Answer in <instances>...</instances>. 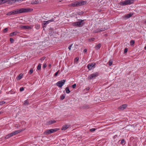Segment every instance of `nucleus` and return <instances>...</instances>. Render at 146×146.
Listing matches in <instances>:
<instances>
[{"instance_id":"nucleus-28","label":"nucleus","mask_w":146,"mask_h":146,"mask_svg":"<svg viewBox=\"0 0 146 146\" xmlns=\"http://www.w3.org/2000/svg\"><path fill=\"white\" fill-rule=\"evenodd\" d=\"M59 72V70L55 73L54 75V76H55V77H56L57 76Z\"/></svg>"},{"instance_id":"nucleus-32","label":"nucleus","mask_w":146,"mask_h":146,"mask_svg":"<svg viewBox=\"0 0 146 146\" xmlns=\"http://www.w3.org/2000/svg\"><path fill=\"white\" fill-rule=\"evenodd\" d=\"M19 90L20 92L23 91L24 90V88L23 87H21L20 88Z\"/></svg>"},{"instance_id":"nucleus-20","label":"nucleus","mask_w":146,"mask_h":146,"mask_svg":"<svg viewBox=\"0 0 146 146\" xmlns=\"http://www.w3.org/2000/svg\"><path fill=\"white\" fill-rule=\"evenodd\" d=\"M44 23L42 25V27H43V30L44 31L45 29V27H46V21H43Z\"/></svg>"},{"instance_id":"nucleus-35","label":"nucleus","mask_w":146,"mask_h":146,"mask_svg":"<svg viewBox=\"0 0 146 146\" xmlns=\"http://www.w3.org/2000/svg\"><path fill=\"white\" fill-rule=\"evenodd\" d=\"M28 104V102L27 100H25L24 102V104L25 105Z\"/></svg>"},{"instance_id":"nucleus-27","label":"nucleus","mask_w":146,"mask_h":146,"mask_svg":"<svg viewBox=\"0 0 146 146\" xmlns=\"http://www.w3.org/2000/svg\"><path fill=\"white\" fill-rule=\"evenodd\" d=\"M33 68H31L29 72V74H32L33 73Z\"/></svg>"},{"instance_id":"nucleus-43","label":"nucleus","mask_w":146,"mask_h":146,"mask_svg":"<svg viewBox=\"0 0 146 146\" xmlns=\"http://www.w3.org/2000/svg\"><path fill=\"white\" fill-rule=\"evenodd\" d=\"M124 141H124V140H122L121 141V144L123 143L124 142Z\"/></svg>"},{"instance_id":"nucleus-13","label":"nucleus","mask_w":146,"mask_h":146,"mask_svg":"<svg viewBox=\"0 0 146 146\" xmlns=\"http://www.w3.org/2000/svg\"><path fill=\"white\" fill-rule=\"evenodd\" d=\"M70 126V125L68 124L64 125L62 127V130H65L68 128Z\"/></svg>"},{"instance_id":"nucleus-51","label":"nucleus","mask_w":146,"mask_h":146,"mask_svg":"<svg viewBox=\"0 0 146 146\" xmlns=\"http://www.w3.org/2000/svg\"><path fill=\"white\" fill-rule=\"evenodd\" d=\"M2 4V2H1V0H0V5Z\"/></svg>"},{"instance_id":"nucleus-46","label":"nucleus","mask_w":146,"mask_h":146,"mask_svg":"<svg viewBox=\"0 0 146 146\" xmlns=\"http://www.w3.org/2000/svg\"><path fill=\"white\" fill-rule=\"evenodd\" d=\"M45 57H44L42 58L41 59V60H44V59H45Z\"/></svg>"},{"instance_id":"nucleus-26","label":"nucleus","mask_w":146,"mask_h":146,"mask_svg":"<svg viewBox=\"0 0 146 146\" xmlns=\"http://www.w3.org/2000/svg\"><path fill=\"white\" fill-rule=\"evenodd\" d=\"M96 128H92L91 129H90V131L91 132H93L95 130H96Z\"/></svg>"},{"instance_id":"nucleus-12","label":"nucleus","mask_w":146,"mask_h":146,"mask_svg":"<svg viewBox=\"0 0 146 146\" xmlns=\"http://www.w3.org/2000/svg\"><path fill=\"white\" fill-rule=\"evenodd\" d=\"M127 105L126 104H123L119 108V110H123L125 109L127 107Z\"/></svg>"},{"instance_id":"nucleus-42","label":"nucleus","mask_w":146,"mask_h":146,"mask_svg":"<svg viewBox=\"0 0 146 146\" xmlns=\"http://www.w3.org/2000/svg\"><path fill=\"white\" fill-rule=\"evenodd\" d=\"M72 44L71 45L69 46L68 47V48L70 50H71V49L72 48Z\"/></svg>"},{"instance_id":"nucleus-29","label":"nucleus","mask_w":146,"mask_h":146,"mask_svg":"<svg viewBox=\"0 0 146 146\" xmlns=\"http://www.w3.org/2000/svg\"><path fill=\"white\" fill-rule=\"evenodd\" d=\"M112 64V61L111 60H110L109 62V65L111 66Z\"/></svg>"},{"instance_id":"nucleus-21","label":"nucleus","mask_w":146,"mask_h":146,"mask_svg":"<svg viewBox=\"0 0 146 146\" xmlns=\"http://www.w3.org/2000/svg\"><path fill=\"white\" fill-rule=\"evenodd\" d=\"M65 90L67 93L68 94L70 92V91L68 87H66V88Z\"/></svg>"},{"instance_id":"nucleus-31","label":"nucleus","mask_w":146,"mask_h":146,"mask_svg":"<svg viewBox=\"0 0 146 146\" xmlns=\"http://www.w3.org/2000/svg\"><path fill=\"white\" fill-rule=\"evenodd\" d=\"M135 43V42L133 40H131L130 42V44L131 45H133Z\"/></svg>"},{"instance_id":"nucleus-8","label":"nucleus","mask_w":146,"mask_h":146,"mask_svg":"<svg viewBox=\"0 0 146 146\" xmlns=\"http://www.w3.org/2000/svg\"><path fill=\"white\" fill-rule=\"evenodd\" d=\"M96 64L95 62H93L91 63H89L87 65V67L89 70H91L93 68H94Z\"/></svg>"},{"instance_id":"nucleus-44","label":"nucleus","mask_w":146,"mask_h":146,"mask_svg":"<svg viewBox=\"0 0 146 146\" xmlns=\"http://www.w3.org/2000/svg\"><path fill=\"white\" fill-rule=\"evenodd\" d=\"M1 1L2 4H3L5 3L4 0H1Z\"/></svg>"},{"instance_id":"nucleus-45","label":"nucleus","mask_w":146,"mask_h":146,"mask_svg":"<svg viewBox=\"0 0 146 146\" xmlns=\"http://www.w3.org/2000/svg\"><path fill=\"white\" fill-rule=\"evenodd\" d=\"M45 57H44L42 58L41 59V60H44V59H45Z\"/></svg>"},{"instance_id":"nucleus-37","label":"nucleus","mask_w":146,"mask_h":146,"mask_svg":"<svg viewBox=\"0 0 146 146\" xmlns=\"http://www.w3.org/2000/svg\"><path fill=\"white\" fill-rule=\"evenodd\" d=\"M128 51V49L127 48H125L124 50V53H126Z\"/></svg>"},{"instance_id":"nucleus-14","label":"nucleus","mask_w":146,"mask_h":146,"mask_svg":"<svg viewBox=\"0 0 146 146\" xmlns=\"http://www.w3.org/2000/svg\"><path fill=\"white\" fill-rule=\"evenodd\" d=\"M39 1L38 0H33L31 1V4H36L38 3Z\"/></svg>"},{"instance_id":"nucleus-47","label":"nucleus","mask_w":146,"mask_h":146,"mask_svg":"<svg viewBox=\"0 0 146 146\" xmlns=\"http://www.w3.org/2000/svg\"><path fill=\"white\" fill-rule=\"evenodd\" d=\"M45 57H44L42 58L41 59V60H44V59H45Z\"/></svg>"},{"instance_id":"nucleus-56","label":"nucleus","mask_w":146,"mask_h":146,"mask_svg":"<svg viewBox=\"0 0 146 146\" xmlns=\"http://www.w3.org/2000/svg\"><path fill=\"white\" fill-rule=\"evenodd\" d=\"M145 48L146 49V46L145 47Z\"/></svg>"},{"instance_id":"nucleus-48","label":"nucleus","mask_w":146,"mask_h":146,"mask_svg":"<svg viewBox=\"0 0 146 146\" xmlns=\"http://www.w3.org/2000/svg\"><path fill=\"white\" fill-rule=\"evenodd\" d=\"M51 66V64H49L48 65V67L49 69L50 68Z\"/></svg>"},{"instance_id":"nucleus-50","label":"nucleus","mask_w":146,"mask_h":146,"mask_svg":"<svg viewBox=\"0 0 146 146\" xmlns=\"http://www.w3.org/2000/svg\"><path fill=\"white\" fill-rule=\"evenodd\" d=\"M87 51V49H85L84 50V52H86Z\"/></svg>"},{"instance_id":"nucleus-49","label":"nucleus","mask_w":146,"mask_h":146,"mask_svg":"<svg viewBox=\"0 0 146 146\" xmlns=\"http://www.w3.org/2000/svg\"><path fill=\"white\" fill-rule=\"evenodd\" d=\"M46 67V64H44L43 66V68H45Z\"/></svg>"},{"instance_id":"nucleus-10","label":"nucleus","mask_w":146,"mask_h":146,"mask_svg":"<svg viewBox=\"0 0 146 146\" xmlns=\"http://www.w3.org/2000/svg\"><path fill=\"white\" fill-rule=\"evenodd\" d=\"M25 129H19L15 131L12 133L13 134V135H16L17 134L19 133L20 132H21V131L25 130Z\"/></svg>"},{"instance_id":"nucleus-3","label":"nucleus","mask_w":146,"mask_h":146,"mask_svg":"<svg viewBox=\"0 0 146 146\" xmlns=\"http://www.w3.org/2000/svg\"><path fill=\"white\" fill-rule=\"evenodd\" d=\"M133 2L134 0H126L120 2L119 4L121 5L124 6L131 5Z\"/></svg>"},{"instance_id":"nucleus-17","label":"nucleus","mask_w":146,"mask_h":146,"mask_svg":"<svg viewBox=\"0 0 146 146\" xmlns=\"http://www.w3.org/2000/svg\"><path fill=\"white\" fill-rule=\"evenodd\" d=\"M13 134L12 133H10V134L6 135L5 137V138H6V139H8L10 137H11L13 136Z\"/></svg>"},{"instance_id":"nucleus-19","label":"nucleus","mask_w":146,"mask_h":146,"mask_svg":"<svg viewBox=\"0 0 146 146\" xmlns=\"http://www.w3.org/2000/svg\"><path fill=\"white\" fill-rule=\"evenodd\" d=\"M54 21V19H51L49 20L46 21V25L48 24L49 23L53 22Z\"/></svg>"},{"instance_id":"nucleus-6","label":"nucleus","mask_w":146,"mask_h":146,"mask_svg":"<svg viewBox=\"0 0 146 146\" xmlns=\"http://www.w3.org/2000/svg\"><path fill=\"white\" fill-rule=\"evenodd\" d=\"M99 75V74L98 72H96L94 73L91 74L88 77V79L89 80H91L94 78L98 76Z\"/></svg>"},{"instance_id":"nucleus-15","label":"nucleus","mask_w":146,"mask_h":146,"mask_svg":"<svg viewBox=\"0 0 146 146\" xmlns=\"http://www.w3.org/2000/svg\"><path fill=\"white\" fill-rule=\"evenodd\" d=\"M18 33V32H17V31H15L13 32H12L10 34L9 36H13L16 35Z\"/></svg>"},{"instance_id":"nucleus-5","label":"nucleus","mask_w":146,"mask_h":146,"mask_svg":"<svg viewBox=\"0 0 146 146\" xmlns=\"http://www.w3.org/2000/svg\"><path fill=\"white\" fill-rule=\"evenodd\" d=\"M65 81L66 80H64L59 81L56 83V85L59 87L61 88L64 84Z\"/></svg>"},{"instance_id":"nucleus-9","label":"nucleus","mask_w":146,"mask_h":146,"mask_svg":"<svg viewBox=\"0 0 146 146\" xmlns=\"http://www.w3.org/2000/svg\"><path fill=\"white\" fill-rule=\"evenodd\" d=\"M59 129L57 128H55L54 129H48L47 131H46V133H47L49 134L52 133L56 131Z\"/></svg>"},{"instance_id":"nucleus-7","label":"nucleus","mask_w":146,"mask_h":146,"mask_svg":"<svg viewBox=\"0 0 146 146\" xmlns=\"http://www.w3.org/2000/svg\"><path fill=\"white\" fill-rule=\"evenodd\" d=\"M33 25L30 26L28 25H21L20 27L21 28L24 29H31L33 28Z\"/></svg>"},{"instance_id":"nucleus-24","label":"nucleus","mask_w":146,"mask_h":146,"mask_svg":"<svg viewBox=\"0 0 146 146\" xmlns=\"http://www.w3.org/2000/svg\"><path fill=\"white\" fill-rule=\"evenodd\" d=\"M41 64H38L37 67V70H40V68H41Z\"/></svg>"},{"instance_id":"nucleus-16","label":"nucleus","mask_w":146,"mask_h":146,"mask_svg":"<svg viewBox=\"0 0 146 146\" xmlns=\"http://www.w3.org/2000/svg\"><path fill=\"white\" fill-rule=\"evenodd\" d=\"M133 14L130 13L128 14H127L125 16V17L126 19H128L131 16H132Z\"/></svg>"},{"instance_id":"nucleus-40","label":"nucleus","mask_w":146,"mask_h":146,"mask_svg":"<svg viewBox=\"0 0 146 146\" xmlns=\"http://www.w3.org/2000/svg\"><path fill=\"white\" fill-rule=\"evenodd\" d=\"M65 98V96L63 95H62L61 97V99L62 100H63Z\"/></svg>"},{"instance_id":"nucleus-39","label":"nucleus","mask_w":146,"mask_h":146,"mask_svg":"<svg viewBox=\"0 0 146 146\" xmlns=\"http://www.w3.org/2000/svg\"><path fill=\"white\" fill-rule=\"evenodd\" d=\"M22 75L21 74H20L18 76V78H19L20 79H21L22 77Z\"/></svg>"},{"instance_id":"nucleus-4","label":"nucleus","mask_w":146,"mask_h":146,"mask_svg":"<svg viewBox=\"0 0 146 146\" xmlns=\"http://www.w3.org/2000/svg\"><path fill=\"white\" fill-rule=\"evenodd\" d=\"M83 21V20H80L78 22L73 23L72 25L74 26H77L80 27H82L84 25Z\"/></svg>"},{"instance_id":"nucleus-41","label":"nucleus","mask_w":146,"mask_h":146,"mask_svg":"<svg viewBox=\"0 0 146 146\" xmlns=\"http://www.w3.org/2000/svg\"><path fill=\"white\" fill-rule=\"evenodd\" d=\"M76 84H74L72 85V87L73 88H74L76 87Z\"/></svg>"},{"instance_id":"nucleus-2","label":"nucleus","mask_w":146,"mask_h":146,"mask_svg":"<svg viewBox=\"0 0 146 146\" xmlns=\"http://www.w3.org/2000/svg\"><path fill=\"white\" fill-rule=\"evenodd\" d=\"M87 1L82 0H79L72 2L69 5V7L80 6L86 5Z\"/></svg>"},{"instance_id":"nucleus-52","label":"nucleus","mask_w":146,"mask_h":146,"mask_svg":"<svg viewBox=\"0 0 146 146\" xmlns=\"http://www.w3.org/2000/svg\"><path fill=\"white\" fill-rule=\"evenodd\" d=\"M99 29H100L101 30H104V29L102 28H99Z\"/></svg>"},{"instance_id":"nucleus-1","label":"nucleus","mask_w":146,"mask_h":146,"mask_svg":"<svg viewBox=\"0 0 146 146\" xmlns=\"http://www.w3.org/2000/svg\"><path fill=\"white\" fill-rule=\"evenodd\" d=\"M33 11V9L30 8H21L11 11L7 13V15H14L29 12Z\"/></svg>"},{"instance_id":"nucleus-25","label":"nucleus","mask_w":146,"mask_h":146,"mask_svg":"<svg viewBox=\"0 0 146 146\" xmlns=\"http://www.w3.org/2000/svg\"><path fill=\"white\" fill-rule=\"evenodd\" d=\"M101 47V44H98L96 46L97 49H99Z\"/></svg>"},{"instance_id":"nucleus-55","label":"nucleus","mask_w":146,"mask_h":146,"mask_svg":"<svg viewBox=\"0 0 146 146\" xmlns=\"http://www.w3.org/2000/svg\"><path fill=\"white\" fill-rule=\"evenodd\" d=\"M62 1V0L60 1H59V2H61Z\"/></svg>"},{"instance_id":"nucleus-22","label":"nucleus","mask_w":146,"mask_h":146,"mask_svg":"<svg viewBox=\"0 0 146 146\" xmlns=\"http://www.w3.org/2000/svg\"><path fill=\"white\" fill-rule=\"evenodd\" d=\"M40 27V25H35V28L37 29H39Z\"/></svg>"},{"instance_id":"nucleus-11","label":"nucleus","mask_w":146,"mask_h":146,"mask_svg":"<svg viewBox=\"0 0 146 146\" xmlns=\"http://www.w3.org/2000/svg\"><path fill=\"white\" fill-rule=\"evenodd\" d=\"M56 122V120H55L54 119H50L47 122V125H51L52 124Z\"/></svg>"},{"instance_id":"nucleus-36","label":"nucleus","mask_w":146,"mask_h":146,"mask_svg":"<svg viewBox=\"0 0 146 146\" xmlns=\"http://www.w3.org/2000/svg\"><path fill=\"white\" fill-rule=\"evenodd\" d=\"M78 60V57H76L74 59V62H77Z\"/></svg>"},{"instance_id":"nucleus-57","label":"nucleus","mask_w":146,"mask_h":146,"mask_svg":"<svg viewBox=\"0 0 146 146\" xmlns=\"http://www.w3.org/2000/svg\"><path fill=\"white\" fill-rule=\"evenodd\" d=\"M89 90V89H86V90Z\"/></svg>"},{"instance_id":"nucleus-23","label":"nucleus","mask_w":146,"mask_h":146,"mask_svg":"<svg viewBox=\"0 0 146 146\" xmlns=\"http://www.w3.org/2000/svg\"><path fill=\"white\" fill-rule=\"evenodd\" d=\"M4 1H5V3L8 2L9 3H12V0H4Z\"/></svg>"},{"instance_id":"nucleus-54","label":"nucleus","mask_w":146,"mask_h":146,"mask_svg":"<svg viewBox=\"0 0 146 146\" xmlns=\"http://www.w3.org/2000/svg\"><path fill=\"white\" fill-rule=\"evenodd\" d=\"M2 113L3 112H0V114H2Z\"/></svg>"},{"instance_id":"nucleus-33","label":"nucleus","mask_w":146,"mask_h":146,"mask_svg":"<svg viewBox=\"0 0 146 146\" xmlns=\"http://www.w3.org/2000/svg\"><path fill=\"white\" fill-rule=\"evenodd\" d=\"M95 40V38H92L90 39L89 40L90 42H91V41H93L94 40Z\"/></svg>"},{"instance_id":"nucleus-38","label":"nucleus","mask_w":146,"mask_h":146,"mask_svg":"<svg viewBox=\"0 0 146 146\" xmlns=\"http://www.w3.org/2000/svg\"><path fill=\"white\" fill-rule=\"evenodd\" d=\"M10 41L11 42L13 43L14 41V40L12 38H10Z\"/></svg>"},{"instance_id":"nucleus-30","label":"nucleus","mask_w":146,"mask_h":146,"mask_svg":"<svg viewBox=\"0 0 146 146\" xmlns=\"http://www.w3.org/2000/svg\"><path fill=\"white\" fill-rule=\"evenodd\" d=\"M8 30V29L7 28H5L3 30V32L4 33L6 32Z\"/></svg>"},{"instance_id":"nucleus-18","label":"nucleus","mask_w":146,"mask_h":146,"mask_svg":"<svg viewBox=\"0 0 146 146\" xmlns=\"http://www.w3.org/2000/svg\"><path fill=\"white\" fill-rule=\"evenodd\" d=\"M104 31V30H101L99 28L96 30L94 31V33H98V32H100L101 31Z\"/></svg>"},{"instance_id":"nucleus-34","label":"nucleus","mask_w":146,"mask_h":146,"mask_svg":"<svg viewBox=\"0 0 146 146\" xmlns=\"http://www.w3.org/2000/svg\"><path fill=\"white\" fill-rule=\"evenodd\" d=\"M5 102L4 101H2L0 102V106L2 105L3 104H5Z\"/></svg>"},{"instance_id":"nucleus-53","label":"nucleus","mask_w":146,"mask_h":146,"mask_svg":"<svg viewBox=\"0 0 146 146\" xmlns=\"http://www.w3.org/2000/svg\"><path fill=\"white\" fill-rule=\"evenodd\" d=\"M144 23L146 24V20L144 22Z\"/></svg>"}]
</instances>
